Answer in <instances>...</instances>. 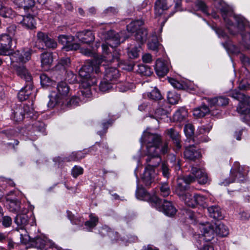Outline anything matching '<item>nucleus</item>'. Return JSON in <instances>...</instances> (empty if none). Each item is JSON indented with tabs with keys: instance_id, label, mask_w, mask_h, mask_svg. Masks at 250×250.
Returning <instances> with one entry per match:
<instances>
[{
	"instance_id": "f257e3e1",
	"label": "nucleus",
	"mask_w": 250,
	"mask_h": 250,
	"mask_svg": "<svg viewBox=\"0 0 250 250\" xmlns=\"http://www.w3.org/2000/svg\"><path fill=\"white\" fill-rule=\"evenodd\" d=\"M125 32L116 33L113 30L108 31L105 35L106 43L102 45L103 56L91 62L89 64H85L79 70V75L81 78L80 85L82 96L89 98L91 95V86L97 83V78L101 75V67L104 69L105 80L116 83L120 77L119 70L115 67L108 66L104 62H111L112 60L119 61V57L114 56L109 51L108 46L115 47L124 42L128 36H125Z\"/></svg>"
},
{
	"instance_id": "f03ea898",
	"label": "nucleus",
	"mask_w": 250,
	"mask_h": 250,
	"mask_svg": "<svg viewBox=\"0 0 250 250\" xmlns=\"http://www.w3.org/2000/svg\"><path fill=\"white\" fill-rule=\"evenodd\" d=\"M219 8L222 12L223 19L228 25V29L230 34L235 35L238 32H241L245 27L248 25V21L244 17L235 15H233V18L237 22V26L233 25L229 18L228 17V16L231 17L232 15L230 8L225 3H223Z\"/></svg>"
},
{
	"instance_id": "7ed1b4c3",
	"label": "nucleus",
	"mask_w": 250,
	"mask_h": 250,
	"mask_svg": "<svg viewBox=\"0 0 250 250\" xmlns=\"http://www.w3.org/2000/svg\"><path fill=\"white\" fill-rule=\"evenodd\" d=\"M200 229L202 233V238L205 242L212 240L214 237L215 234L220 237H226L229 233V228L221 223L212 224L207 222L206 224H201Z\"/></svg>"
},
{
	"instance_id": "20e7f679",
	"label": "nucleus",
	"mask_w": 250,
	"mask_h": 250,
	"mask_svg": "<svg viewBox=\"0 0 250 250\" xmlns=\"http://www.w3.org/2000/svg\"><path fill=\"white\" fill-rule=\"evenodd\" d=\"M17 74L23 79L27 84L18 93V98L21 101L27 100L32 93V77L28 71L24 66L19 67L17 69Z\"/></svg>"
},
{
	"instance_id": "39448f33",
	"label": "nucleus",
	"mask_w": 250,
	"mask_h": 250,
	"mask_svg": "<svg viewBox=\"0 0 250 250\" xmlns=\"http://www.w3.org/2000/svg\"><path fill=\"white\" fill-rule=\"evenodd\" d=\"M184 182L186 184H189L194 182L196 180L200 184H205L209 180L207 174L205 170L196 167H192L190 173L183 177Z\"/></svg>"
},
{
	"instance_id": "423d86ee",
	"label": "nucleus",
	"mask_w": 250,
	"mask_h": 250,
	"mask_svg": "<svg viewBox=\"0 0 250 250\" xmlns=\"http://www.w3.org/2000/svg\"><path fill=\"white\" fill-rule=\"evenodd\" d=\"M143 24L144 21H143L137 20L131 22L126 27L128 32H135V40L141 43H143L146 42L147 35V30L141 27Z\"/></svg>"
},
{
	"instance_id": "0eeeda50",
	"label": "nucleus",
	"mask_w": 250,
	"mask_h": 250,
	"mask_svg": "<svg viewBox=\"0 0 250 250\" xmlns=\"http://www.w3.org/2000/svg\"><path fill=\"white\" fill-rule=\"evenodd\" d=\"M231 96L240 101L237 110L242 115L250 114V97H246L237 90H234L231 93Z\"/></svg>"
},
{
	"instance_id": "6e6552de",
	"label": "nucleus",
	"mask_w": 250,
	"mask_h": 250,
	"mask_svg": "<svg viewBox=\"0 0 250 250\" xmlns=\"http://www.w3.org/2000/svg\"><path fill=\"white\" fill-rule=\"evenodd\" d=\"M31 56V50L30 49H23L15 51L10 56L11 62L25 63L28 61Z\"/></svg>"
},
{
	"instance_id": "1a4fd4ad",
	"label": "nucleus",
	"mask_w": 250,
	"mask_h": 250,
	"mask_svg": "<svg viewBox=\"0 0 250 250\" xmlns=\"http://www.w3.org/2000/svg\"><path fill=\"white\" fill-rule=\"evenodd\" d=\"M136 198L143 201L149 202L151 203H160L161 200L155 194L150 195L143 187H138L136 191Z\"/></svg>"
},
{
	"instance_id": "9d476101",
	"label": "nucleus",
	"mask_w": 250,
	"mask_h": 250,
	"mask_svg": "<svg viewBox=\"0 0 250 250\" xmlns=\"http://www.w3.org/2000/svg\"><path fill=\"white\" fill-rule=\"evenodd\" d=\"M31 112V110L27 105H17L13 109L12 118L17 122H20L23 120L25 113L30 115Z\"/></svg>"
},
{
	"instance_id": "9b49d317",
	"label": "nucleus",
	"mask_w": 250,
	"mask_h": 250,
	"mask_svg": "<svg viewBox=\"0 0 250 250\" xmlns=\"http://www.w3.org/2000/svg\"><path fill=\"white\" fill-rule=\"evenodd\" d=\"M74 37L71 36H67L62 35L58 37L59 42L62 44L64 45L63 48L66 51L76 50L80 48L79 43L72 42L74 41Z\"/></svg>"
},
{
	"instance_id": "f8f14e48",
	"label": "nucleus",
	"mask_w": 250,
	"mask_h": 250,
	"mask_svg": "<svg viewBox=\"0 0 250 250\" xmlns=\"http://www.w3.org/2000/svg\"><path fill=\"white\" fill-rule=\"evenodd\" d=\"M146 155L147 156H154L155 154H159L160 152L162 154H166L168 150V144L167 142L161 145H146Z\"/></svg>"
},
{
	"instance_id": "ddd939ff",
	"label": "nucleus",
	"mask_w": 250,
	"mask_h": 250,
	"mask_svg": "<svg viewBox=\"0 0 250 250\" xmlns=\"http://www.w3.org/2000/svg\"><path fill=\"white\" fill-rule=\"evenodd\" d=\"M11 47V38L7 34H3L0 35V55H6Z\"/></svg>"
},
{
	"instance_id": "4468645a",
	"label": "nucleus",
	"mask_w": 250,
	"mask_h": 250,
	"mask_svg": "<svg viewBox=\"0 0 250 250\" xmlns=\"http://www.w3.org/2000/svg\"><path fill=\"white\" fill-rule=\"evenodd\" d=\"M142 139L146 145L162 146L164 144L162 142L161 136L157 134L145 132L142 136Z\"/></svg>"
},
{
	"instance_id": "2eb2a0df",
	"label": "nucleus",
	"mask_w": 250,
	"mask_h": 250,
	"mask_svg": "<svg viewBox=\"0 0 250 250\" xmlns=\"http://www.w3.org/2000/svg\"><path fill=\"white\" fill-rule=\"evenodd\" d=\"M186 189V184L185 183L183 178H178L177 179V184L175 189V192L183 201H185V202H188L189 201H187V198H189L191 197V194L188 193H185V192Z\"/></svg>"
},
{
	"instance_id": "dca6fc26",
	"label": "nucleus",
	"mask_w": 250,
	"mask_h": 250,
	"mask_svg": "<svg viewBox=\"0 0 250 250\" xmlns=\"http://www.w3.org/2000/svg\"><path fill=\"white\" fill-rule=\"evenodd\" d=\"M37 43L39 42H43L45 45L49 48L54 49L57 47V43L53 39L49 38L47 34L42 32H39L37 33Z\"/></svg>"
},
{
	"instance_id": "f3484780",
	"label": "nucleus",
	"mask_w": 250,
	"mask_h": 250,
	"mask_svg": "<svg viewBox=\"0 0 250 250\" xmlns=\"http://www.w3.org/2000/svg\"><path fill=\"white\" fill-rule=\"evenodd\" d=\"M208 102L209 104L210 108L212 109L213 107L216 109L214 113L219 112L220 113V110L218 109L219 107L226 105L229 103V99L224 97H219L211 99H208Z\"/></svg>"
},
{
	"instance_id": "a211bd4d",
	"label": "nucleus",
	"mask_w": 250,
	"mask_h": 250,
	"mask_svg": "<svg viewBox=\"0 0 250 250\" xmlns=\"http://www.w3.org/2000/svg\"><path fill=\"white\" fill-rule=\"evenodd\" d=\"M152 207L163 212L166 215L171 216L174 215L177 209L172 204H152Z\"/></svg>"
},
{
	"instance_id": "6ab92c4d",
	"label": "nucleus",
	"mask_w": 250,
	"mask_h": 250,
	"mask_svg": "<svg viewBox=\"0 0 250 250\" xmlns=\"http://www.w3.org/2000/svg\"><path fill=\"white\" fill-rule=\"evenodd\" d=\"M172 5L171 0H157L155 2V12L160 16L167 10Z\"/></svg>"
},
{
	"instance_id": "aec40b11",
	"label": "nucleus",
	"mask_w": 250,
	"mask_h": 250,
	"mask_svg": "<svg viewBox=\"0 0 250 250\" xmlns=\"http://www.w3.org/2000/svg\"><path fill=\"white\" fill-rule=\"evenodd\" d=\"M155 69L156 74L159 76H164L169 71L168 62L160 59L157 60L155 63Z\"/></svg>"
},
{
	"instance_id": "412c9836",
	"label": "nucleus",
	"mask_w": 250,
	"mask_h": 250,
	"mask_svg": "<svg viewBox=\"0 0 250 250\" xmlns=\"http://www.w3.org/2000/svg\"><path fill=\"white\" fill-rule=\"evenodd\" d=\"M76 36L82 43L88 44L93 42L95 39L94 35L90 30L79 32L77 33Z\"/></svg>"
},
{
	"instance_id": "4be33fe9",
	"label": "nucleus",
	"mask_w": 250,
	"mask_h": 250,
	"mask_svg": "<svg viewBox=\"0 0 250 250\" xmlns=\"http://www.w3.org/2000/svg\"><path fill=\"white\" fill-rule=\"evenodd\" d=\"M208 113H210L212 116H217L219 114V112L214 113L213 109L209 108L205 105L196 108L193 110V115L196 118L203 117Z\"/></svg>"
},
{
	"instance_id": "5701e85b",
	"label": "nucleus",
	"mask_w": 250,
	"mask_h": 250,
	"mask_svg": "<svg viewBox=\"0 0 250 250\" xmlns=\"http://www.w3.org/2000/svg\"><path fill=\"white\" fill-rule=\"evenodd\" d=\"M19 19H21L20 23L22 26L27 29H33L36 28V22L34 18L30 15L26 16H19Z\"/></svg>"
},
{
	"instance_id": "b1692460",
	"label": "nucleus",
	"mask_w": 250,
	"mask_h": 250,
	"mask_svg": "<svg viewBox=\"0 0 250 250\" xmlns=\"http://www.w3.org/2000/svg\"><path fill=\"white\" fill-rule=\"evenodd\" d=\"M201 156L200 152L194 146L187 147L184 152L185 158L189 160L194 161Z\"/></svg>"
},
{
	"instance_id": "393cba45",
	"label": "nucleus",
	"mask_w": 250,
	"mask_h": 250,
	"mask_svg": "<svg viewBox=\"0 0 250 250\" xmlns=\"http://www.w3.org/2000/svg\"><path fill=\"white\" fill-rule=\"evenodd\" d=\"M41 65L44 70H47L53 62V55L51 52H44L41 55Z\"/></svg>"
},
{
	"instance_id": "a878e982",
	"label": "nucleus",
	"mask_w": 250,
	"mask_h": 250,
	"mask_svg": "<svg viewBox=\"0 0 250 250\" xmlns=\"http://www.w3.org/2000/svg\"><path fill=\"white\" fill-rule=\"evenodd\" d=\"M207 210L209 215L215 219H222L223 218V214L222 209L217 205L210 206L208 207Z\"/></svg>"
},
{
	"instance_id": "bb28decb",
	"label": "nucleus",
	"mask_w": 250,
	"mask_h": 250,
	"mask_svg": "<svg viewBox=\"0 0 250 250\" xmlns=\"http://www.w3.org/2000/svg\"><path fill=\"white\" fill-rule=\"evenodd\" d=\"M155 171L152 168L146 166L144 172L142 176V179L146 186L150 185L154 177Z\"/></svg>"
},
{
	"instance_id": "cd10ccee",
	"label": "nucleus",
	"mask_w": 250,
	"mask_h": 250,
	"mask_svg": "<svg viewBox=\"0 0 250 250\" xmlns=\"http://www.w3.org/2000/svg\"><path fill=\"white\" fill-rule=\"evenodd\" d=\"M212 128V125L208 124L206 125H201L197 129L198 136L197 137L199 139V142H207L209 140L208 136H200V135H203L206 133H208Z\"/></svg>"
},
{
	"instance_id": "c85d7f7f",
	"label": "nucleus",
	"mask_w": 250,
	"mask_h": 250,
	"mask_svg": "<svg viewBox=\"0 0 250 250\" xmlns=\"http://www.w3.org/2000/svg\"><path fill=\"white\" fill-rule=\"evenodd\" d=\"M58 93L56 95L58 98L62 100L68 95L69 91V87L67 84L64 82L59 83L57 85Z\"/></svg>"
},
{
	"instance_id": "c756f323",
	"label": "nucleus",
	"mask_w": 250,
	"mask_h": 250,
	"mask_svg": "<svg viewBox=\"0 0 250 250\" xmlns=\"http://www.w3.org/2000/svg\"><path fill=\"white\" fill-rule=\"evenodd\" d=\"M7 208L9 211L18 214H26L28 209L24 204H7Z\"/></svg>"
},
{
	"instance_id": "7c9ffc66",
	"label": "nucleus",
	"mask_w": 250,
	"mask_h": 250,
	"mask_svg": "<svg viewBox=\"0 0 250 250\" xmlns=\"http://www.w3.org/2000/svg\"><path fill=\"white\" fill-rule=\"evenodd\" d=\"M146 166L155 169L162 161L160 154H155L154 156H147L146 159Z\"/></svg>"
},
{
	"instance_id": "2f4dec72",
	"label": "nucleus",
	"mask_w": 250,
	"mask_h": 250,
	"mask_svg": "<svg viewBox=\"0 0 250 250\" xmlns=\"http://www.w3.org/2000/svg\"><path fill=\"white\" fill-rule=\"evenodd\" d=\"M167 134L173 141L177 149H180L181 146L180 145V136L178 132L174 130L173 128L167 129Z\"/></svg>"
},
{
	"instance_id": "473e14b6",
	"label": "nucleus",
	"mask_w": 250,
	"mask_h": 250,
	"mask_svg": "<svg viewBox=\"0 0 250 250\" xmlns=\"http://www.w3.org/2000/svg\"><path fill=\"white\" fill-rule=\"evenodd\" d=\"M188 116V111L184 107L179 108L173 115V119L175 121L181 122Z\"/></svg>"
},
{
	"instance_id": "72a5a7b5",
	"label": "nucleus",
	"mask_w": 250,
	"mask_h": 250,
	"mask_svg": "<svg viewBox=\"0 0 250 250\" xmlns=\"http://www.w3.org/2000/svg\"><path fill=\"white\" fill-rule=\"evenodd\" d=\"M85 157V154L82 151L72 152L69 156L64 158L67 162L78 161Z\"/></svg>"
},
{
	"instance_id": "f704fd0d",
	"label": "nucleus",
	"mask_w": 250,
	"mask_h": 250,
	"mask_svg": "<svg viewBox=\"0 0 250 250\" xmlns=\"http://www.w3.org/2000/svg\"><path fill=\"white\" fill-rule=\"evenodd\" d=\"M140 52V45L132 46L130 45L128 48L127 54L130 59H136L139 56Z\"/></svg>"
},
{
	"instance_id": "c9c22d12",
	"label": "nucleus",
	"mask_w": 250,
	"mask_h": 250,
	"mask_svg": "<svg viewBox=\"0 0 250 250\" xmlns=\"http://www.w3.org/2000/svg\"><path fill=\"white\" fill-rule=\"evenodd\" d=\"M89 220L85 222L84 225L89 229H92L98 224V217L93 213H90L89 215Z\"/></svg>"
},
{
	"instance_id": "e433bc0d",
	"label": "nucleus",
	"mask_w": 250,
	"mask_h": 250,
	"mask_svg": "<svg viewBox=\"0 0 250 250\" xmlns=\"http://www.w3.org/2000/svg\"><path fill=\"white\" fill-rule=\"evenodd\" d=\"M235 176H236L235 179H232L230 182H228L227 180L225 182V184H229L230 183L233 182L235 181L238 182H242L244 180L245 175L246 174V173L242 171V168L239 167L236 172L234 173Z\"/></svg>"
},
{
	"instance_id": "4c0bfd02",
	"label": "nucleus",
	"mask_w": 250,
	"mask_h": 250,
	"mask_svg": "<svg viewBox=\"0 0 250 250\" xmlns=\"http://www.w3.org/2000/svg\"><path fill=\"white\" fill-rule=\"evenodd\" d=\"M14 222L18 226H24L28 224V217L26 214H18L15 217Z\"/></svg>"
},
{
	"instance_id": "58836bf2",
	"label": "nucleus",
	"mask_w": 250,
	"mask_h": 250,
	"mask_svg": "<svg viewBox=\"0 0 250 250\" xmlns=\"http://www.w3.org/2000/svg\"><path fill=\"white\" fill-rule=\"evenodd\" d=\"M136 71L141 75L149 76L152 73L151 68L147 65L140 64L137 65Z\"/></svg>"
},
{
	"instance_id": "ea45409f",
	"label": "nucleus",
	"mask_w": 250,
	"mask_h": 250,
	"mask_svg": "<svg viewBox=\"0 0 250 250\" xmlns=\"http://www.w3.org/2000/svg\"><path fill=\"white\" fill-rule=\"evenodd\" d=\"M49 240L46 238L42 237H37L33 239V242L34 243V245L36 247L39 248L41 250H42L47 243V242H49Z\"/></svg>"
},
{
	"instance_id": "a19ab883",
	"label": "nucleus",
	"mask_w": 250,
	"mask_h": 250,
	"mask_svg": "<svg viewBox=\"0 0 250 250\" xmlns=\"http://www.w3.org/2000/svg\"><path fill=\"white\" fill-rule=\"evenodd\" d=\"M114 84L107 80L103 79L99 85V89L101 91L105 92L108 91L112 87Z\"/></svg>"
},
{
	"instance_id": "79ce46f5",
	"label": "nucleus",
	"mask_w": 250,
	"mask_h": 250,
	"mask_svg": "<svg viewBox=\"0 0 250 250\" xmlns=\"http://www.w3.org/2000/svg\"><path fill=\"white\" fill-rule=\"evenodd\" d=\"M15 15L14 12L10 8L5 6L0 8V15L4 18H13Z\"/></svg>"
},
{
	"instance_id": "37998d69",
	"label": "nucleus",
	"mask_w": 250,
	"mask_h": 250,
	"mask_svg": "<svg viewBox=\"0 0 250 250\" xmlns=\"http://www.w3.org/2000/svg\"><path fill=\"white\" fill-rule=\"evenodd\" d=\"M187 201L189 202H194L195 203H200L202 202H206V198L203 195L197 193H194L193 196L191 195L189 198H187ZM187 203V202H186Z\"/></svg>"
},
{
	"instance_id": "c03bdc74",
	"label": "nucleus",
	"mask_w": 250,
	"mask_h": 250,
	"mask_svg": "<svg viewBox=\"0 0 250 250\" xmlns=\"http://www.w3.org/2000/svg\"><path fill=\"white\" fill-rule=\"evenodd\" d=\"M149 49L157 51L162 48V46L157 40L156 37H153L151 41L149 42L147 44Z\"/></svg>"
},
{
	"instance_id": "a18cd8bd",
	"label": "nucleus",
	"mask_w": 250,
	"mask_h": 250,
	"mask_svg": "<svg viewBox=\"0 0 250 250\" xmlns=\"http://www.w3.org/2000/svg\"><path fill=\"white\" fill-rule=\"evenodd\" d=\"M41 83L43 86H53L55 85V82L52 81L51 79L45 74H42L40 76Z\"/></svg>"
},
{
	"instance_id": "49530a36",
	"label": "nucleus",
	"mask_w": 250,
	"mask_h": 250,
	"mask_svg": "<svg viewBox=\"0 0 250 250\" xmlns=\"http://www.w3.org/2000/svg\"><path fill=\"white\" fill-rule=\"evenodd\" d=\"M50 101L47 104V106L49 108H53L54 107L58 104L60 103L62 99L60 98H58V97H57L56 95H54V93H52L50 96Z\"/></svg>"
},
{
	"instance_id": "de8ad7c7",
	"label": "nucleus",
	"mask_w": 250,
	"mask_h": 250,
	"mask_svg": "<svg viewBox=\"0 0 250 250\" xmlns=\"http://www.w3.org/2000/svg\"><path fill=\"white\" fill-rule=\"evenodd\" d=\"M167 97L168 102L173 104H177L180 99L179 95L173 92H168Z\"/></svg>"
},
{
	"instance_id": "09e8293b",
	"label": "nucleus",
	"mask_w": 250,
	"mask_h": 250,
	"mask_svg": "<svg viewBox=\"0 0 250 250\" xmlns=\"http://www.w3.org/2000/svg\"><path fill=\"white\" fill-rule=\"evenodd\" d=\"M168 109L164 108H158L155 111V116L157 120L162 119L165 116H167Z\"/></svg>"
},
{
	"instance_id": "8fccbe9b",
	"label": "nucleus",
	"mask_w": 250,
	"mask_h": 250,
	"mask_svg": "<svg viewBox=\"0 0 250 250\" xmlns=\"http://www.w3.org/2000/svg\"><path fill=\"white\" fill-rule=\"evenodd\" d=\"M147 96L151 99L157 101L161 99L162 96L160 91L157 89L152 90L147 94Z\"/></svg>"
},
{
	"instance_id": "3c124183",
	"label": "nucleus",
	"mask_w": 250,
	"mask_h": 250,
	"mask_svg": "<svg viewBox=\"0 0 250 250\" xmlns=\"http://www.w3.org/2000/svg\"><path fill=\"white\" fill-rule=\"evenodd\" d=\"M134 86V85L132 83H119L117 88L120 91L125 92L128 89H132Z\"/></svg>"
},
{
	"instance_id": "603ef678",
	"label": "nucleus",
	"mask_w": 250,
	"mask_h": 250,
	"mask_svg": "<svg viewBox=\"0 0 250 250\" xmlns=\"http://www.w3.org/2000/svg\"><path fill=\"white\" fill-rule=\"evenodd\" d=\"M194 131V128L192 125L188 124L185 126L184 131L188 138H190L193 135Z\"/></svg>"
},
{
	"instance_id": "864d4df0",
	"label": "nucleus",
	"mask_w": 250,
	"mask_h": 250,
	"mask_svg": "<svg viewBox=\"0 0 250 250\" xmlns=\"http://www.w3.org/2000/svg\"><path fill=\"white\" fill-rule=\"evenodd\" d=\"M83 168L78 166H75L71 170V174L74 178H77L79 175L83 173Z\"/></svg>"
},
{
	"instance_id": "5fc2aeb1",
	"label": "nucleus",
	"mask_w": 250,
	"mask_h": 250,
	"mask_svg": "<svg viewBox=\"0 0 250 250\" xmlns=\"http://www.w3.org/2000/svg\"><path fill=\"white\" fill-rule=\"evenodd\" d=\"M241 36L244 45L249 49H250V33L244 34L241 33Z\"/></svg>"
},
{
	"instance_id": "6e6d98bb",
	"label": "nucleus",
	"mask_w": 250,
	"mask_h": 250,
	"mask_svg": "<svg viewBox=\"0 0 250 250\" xmlns=\"http://www.w3.org/2000/svg\"><path fill=\"white\" fill-rule=\"evenodd\" d=\"M160 190L163 196H168L170 192L169 187L166 183L162 184L160 187Z\"/></svg>"
},
{
	"instance_id": "4d7b16f0",
	"label": "nucleus",
	"mask_w": 250,
	"mask_h": 250,
	"mask_svg": "<svg viewBox=\"0 0 250 250\" xmlns=\"http://www.w3.org/2000/svg\"><path fill=\"white\" fill-rule=\"evenodd\" d=\"M81 100L76 96L72 97L67 103V105L69 107H75L79 105Z\"/></svg>"
},
{
	"instance_id": "13d9d810",
	"label": "nucleus",
	"mask_w": 250,
	"mask_h": 250,
	"mask_svg": "<svg viewBox=\"0 0 250 250\" xmlns=\"http://www.w3.org/2000/svg\"><path fill=\"white\" fill-rule=\"evenodd\" d=\"M168 82L175 88H176L178 89H181L183 87V84L174 79H173V78L168 79Z\"/></svg>"
},
{
	"instance_id": "bf43d9fd",
	"label": "nucleus",
	"mask_w": 250,
	"mask_h": 250,
	"mask_svg": "<svg viewBox=\"0 0 250 250\" xmlns=\"http://www.w3.org/2000/svg\"><path fill=\"white\" fill-rule=\"evenodd\" d=\"M17 27L15 25H10L7 28V35L11 39L14 36L16 32Z\"/></svg>"
},
{
	"instance_id": "052dcab7",
	"label": "nucleus",
	"mask_w": 250,
	"mask_h": 250,
	"mask_svg": "<svg viewBox=\"0 0 250 250\" xmlns=\"http://www.w3.org/2000/svg\"><path fill=\"white\" fill-rule=\"evenodd\" d=\"M70 63V60L69 58H62L60 60L57 64V67H58L61 65L64 66V68L67 67Z\"/></svg>"
},
{
	"instance_id": "680f3d73",
	"label": "nucleus",
	"mask_w": 250,
	"mask_h": 250,
	"mask_svg": "<svg viewBox=\"0 0 250 250\" xmlns=\"http://www.w3.org/2000/svg\"><path fill=\"white\" fill-rule=\"evenodd\" d=\"M80 52L83 55L87 57H94L95 58V53L90 49L81 48Z\"/></svg>"
},
{
	"instance_id": "e2e57ef3",
	"label": "nucleus",
	"mask_w": 250,
	"mask_h": 250,
	"mask_svg": "<svg viewBox=\"0 0 250 250\" xmlns=\"http://www.w3.org/2000/svg\"><path fill=\"white\" fill-rule=\"evenodd\" d=\"M195 5L198 9L201 10L204 13H207V11L206 5L203 1L199 0H197L195 3Z\"/></svg>"
},
{
	"instance_id": "0e129e2a",
	"label": "nucleus",
	"mask_w": 250,
	"mask_h": 250,
	"mask_svg": "<svg viewBox=\"0 0 250 250\" xmlns=\"http://www.w3.org/2000/svg\"><path fill=\"white\" fill-rule=\"evenodd\" d=\"M161 168L164 176L166 178L168 177L169 176V169L167 164L166 163H163L162 164Z\"/></svg>"
},
{
	"instance_id": "69168bd1",
	"label": "nucleus",
	"mask_w": 250,
	"mask_h": 250,
	"mask_svg": "<svg viewBox=\"0 0 250 250\" xmlns=\"http://www.w3.org/2000/svg\"><path fill=\"white\" fill-rule=\"evenodd\" d=\"M2 218V224L4 227L7 228L11 225L12 220L10 217L5 216L3 217Z\"/></svg>"
},
{
	"instance_id": "338daca9",
	"label": "nucleus",
	"mask_w": 250,
	"mask_h": 250,
	"mask_svg": "<svg viewBox=\"0 0 250 250\" xmlns=\"http://www.w3.org/2000/svg\"><path fill=\"white\" fill-rule=\"evenodd\" d=\"M250 88V84L247 81H242L239 85V88L242 90H248Z\"/></svg>"
},
{
	"instance_id": "774afa93",
	"label": "nucleus",
	"mask_w": 250,
	"mask_h": 250,
	"mask_svg": "<svg viewBox=\"0 0 250 250\" xmlns=\"http://www.w3.org/2000/svg\"><path fill=\"white\" fill-rule=\"evenodd\" d=\"M239 218L242 221H247L250 218V214L246 212H242L239 213Z\"/></svg>"
}]
</instances>
